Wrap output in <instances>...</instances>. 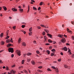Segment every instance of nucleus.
Wrapping results in <instances>:
<instances>
[{
	"instance_id": "f257e3e1",
	"label": "nucleus",
	"mask_w": 74,
	"mask_h": 74,
	"mask_svg": "<svg viewBox=\"0 0 74 74\" xmlns=\"http://www.w3.org/2000/svg\"><path fill=\"white\" fill-rule=\"evenodd\" d=\"M8 51L9 52H11V53H13L14 52V49L13 48H10L8 49Z\"/></svg>"
},
{
	"instance_id": "f03ea898",
	"label": "nucleus",
	"mask_w": 74,
	"mask_h": 74,
	"mask_svg": "<svg viewBox=\"0 0 74 74\" xmlns=\"http://www.w3.org/2000/svg\"><path fill=\"white\" fill-rule=\"evenodd\" d=\"M61 41L63 43H64L66 42V39L64 38H62V40H61Z\"/></svg>"
},
{
	"instance_id": "7ed1b4c3",
	"label": "nucleus",
	"mask_w": 74,
	"mask_h": 74,
	"mask_svg": "<svg viewBox=\"0 0 74 74\" xmlns=\"http://www.w3.org/2000/svg\"><path fill=\"white\" fill-rule=\"evenodd\" d=\"M47 35L48 36V37H50V38H51L52 37V35L49 33H48L47 34Z\"/></svg>"
},
{
	"instance_id": "20e7f679",
	"label": "nucleus",
	"mask_w": 74,
	"mask_h": 74,
	"mask_svg": "<svg viewBox=\"0 0 74 74\" xmlns=\"http://www.w3.org/2000/svg\"><path fill=\"white\" fill-rule=\"evenodd\" d=\"M17 53L19 56H21V51H20L18 50L17 51Z\"/></svg>"
},
{
	"instance_id": "39448f33",
	"label": "nucleus",
	"mask_w": 74,
	"mask_h": 74,
	"mask_svg": "<svg viewBox=\"0 0 74 74\" xmlns=\"http://www.w3.org/2000/svg\"><path fill=\"white\" fill-rule=\"evenodd\" d=\"M15 72H16V71L14 70H12L10 71L11 73L13 74H15Z\"/></svg>"
},
{
	"instance_id": "423d86ee",
	"label": "nucleus",
	"mask_w": 74,
	"mask_h": 74,
	"mask_svg": "<svg viewBox=\"0 0 74 74\" xmlns=\"http://www.w3.org/2000/svg\"><path fill=\"white\" fill-rule=\"evenodd\" d=\"M63 49L64 51H67V48L66 47H65L63 48Z\"/></svg>"
},
{
	"instance_id": "0eeeda50",
	"label": "nucleus",
	"mask_w": 74,
	"mask_h": 74,
	"mask_svg": "<svg viewBox=\"0 0 74 74\" xmlns=\"http://www.w3.org/2000/svg\"><path fill=\"white\" fill-rule=\"evenodd\" d=\"M12 10H13V11L16 12L17 11V9H15V8H13L12 9Z\"/></svg>"
},
{
	"instance_id": "6e6552de",
	"label": "nucleus",
	"mask_w": 74,
	"mask_h": 74,
	"mask_svg": "<svg viewBox=\"0 0 74 74\" xmlns=\"http://www.w3.org/2000/svg\"><path fill=\"white\" fill-rule=\"evenodd\" d=\"M3 8L4 9V11H6L7 10V8L5 7V6H3Z\"/></svg>"
},
{
	"instance_id": "1a4fd4ad",
	"label": "nucleus",
	"mask_w": 74,
	"mask_h": 74,
	"mask_svg": "<svg viewBox=\"0 0 74 74\" xmlns=\"http://www.w3.org/2000/svg\"><path fill=\"white\" fill-rule=\"evenodd\" d=\"M22 45L23 46H24L25 47V46H26V43L25 42H23L22 43Z\"/></svg>"
},
{
	"instance_id": "9d476101",
	"label": "nucleus",
	"mask_w": 74,
	"mask_h": 74,
	"mask_svg": "<svg viewBox=\"0 0 74 74\" xmlns=\"http://www.w3.org/2000/svg\"><path fill=\"white\" fill-rule=\"evenodd\" d=\"M63 35H59L58 36V37H60L61 38H63Z\"/></svg>"
},
{
	"instance_id": "9b49d317",
	"label": "nucleus",
	"mask_w": 74,
	"mask_h": 74,
	"mask_svg": "<svg viewBox=\"0 0 74 74\" xmlns=\"http://www.w3.org/2000/svg\"><path fill=\"white\" fill-rule=\"evenodd\" d=\"M31 63L32 64L34 65V64H35V62H34V61H31Z\"/></svg>"
},
{
	"instance_id": "f8f14e48",
	"label": "nucleus",
	"mask_w": 74,
	"mask_h": 74,
	"mask_svg": "<svg viewBox=\"0 0 74 74\" xmlns=\"http://www.w3.org/2000/svg\"><path fill=\"white\" fill-rule=\"evenodd\" d=\"M27 55L28 56H29L30 55H32V53H30L28 52L27 53Z\"/></svg>"
},
{
	"instance_id": "ddd939ff",
	"label": "nucleus",
	"mask_w": 74,
	"mask_h": 74,
	"mask_svg": "<svg viewBox=\"0 0 74 74\" xmlns=\"http://www.w3.org/2000/svg\"><path fill=\"white\" fill-rule=\"evenodd\" d=\"M56 71L57 72V74H58V72H59V70H58V68H56Z\"/></svg>"
},
{
	"instance_id": "4468645a",
	"label": "nucleus",
	"mask_w": 74,
	"mask_h": 74,
	"mask_svg": "<svg viewBox=\"0 0 74 74\" xmlns=\"http://www.w3.org/2000/svg\"><path fill=\"white\" fill-rule=\"evenodd\" d=\"M10 46H11V44L10 43H9L7 45V47H10Z\"/></svg>"
},
{
	"instance_id": "2eb2a0df",
	"label": "nucleus",
	"mask_w": 74,
	"mask_h": 74,
	"mask_svg": "<svg viewBox=\"0 0 74 74\" xmlns=\"http://www.w3.org/2000/svg\"><path fill=\"white\" fill-rule=\"evenodd\" d=\"M27 62H29L30 61V60H31V59H29L28 58H27Z\"/></svg>"
},
{
	"instance_id": "dca6fc26",
	"label": "nucleus",
	"mask_w": 74,
	"mask_h": 74,
	"mask_svg": "<svg viewBox=\"0 0 74 74\" xmlns=\"http://www.w3.org/2000/svg\"><path fill=\"white\" fill-rule=\"evenodd\" d=\"M46 52H47V53H48V55H49V54L50 53V51L49 50H47L46 51Z\"/></svg>"
},
{
	"instance_id": "f3484780",
	"label": "nucleus",
	"mask_w": 74,
	"mask_h": 74,
	"mask_svg": "<svg viewBox=\"0 0 74 74\" xmlns=\"http://www.w3.org/2000/svg\"><path fill=\"white\" fill-rule=\"evenodd\" d=\"M45 31L46 33H49V30L47 29H45Z\"/></svg>"
},
{
	"instance_id": "a211bd4d",
	"label": "nucleus",
	"mask_w": 74,
	"mask_h": 74,
	"mask_svg": "<svg viewBox=\"0 0 74 74\" xmlns=\"http://www.w3.org/2000/svg\"><path fill=\"white\" fill-rule=\"evenodd\" d=\"M10 39H8L6 40V42L7 43H9V42H10Z\"/></svg>"
},
{
	"instance_id": "6ab92c4d",
	"label": "nucleus",
	"mask_w": 74,
	"mask_h": 74,
	"mask_svg": "<svg viewBox=\"0 0 74 74\" xmlns=\"http://www.w3.org/2000/svg\"><path fill=\"white\" fill-rule=\"evenodd\" d=\"M44 39L45 40V41H47V37H46V36H44Z\"/></svg>"
},
{
	"instance_id": "aec40b11",
	"label": "nucleus",
	"mask_w": 74,
	"mask_h": 74,
	"mask_svg": "<svg viewBox=\"0 0 74 74\" xmlns=\"http://www.w3.org/2000/svg\"><path fill=\"white\" fill-rule=\"evenodd\" d=\"M21 39L20 38H19L18 40V43H20V42H21Z\"/></svg>"
},
{
	"instance_id": "412c9836",
	"label": "nucleus",
	"mask_w": 74,
	"mask_h": 74,
	"mask_svg": "<svg viewBox=\"0 0 74 74\" xmlns=\"http://www.w3.org/2000/svg\"><path fill=\"white\" fill-rule=\"evenodd\" d=\"M38 71L40 72V73H42V70H40V69L38 70Z\"/></svg>"
},
{
	"instance_id": "4be33fe9",
	"label": "nucleus",
	"mask_w": 74,
	"mask_h": 74,
	"mask_svg": "<svg viewBox=\"0 0 74 74\" xmlns=\"http://www.w3.org/2000/svg\"><path fill=\"white\" fill-rule=\"evenodd\" d=\"M48 42H52V41L51 40V39H49L48 40Z\"/></svg>"
},
{
	"instance_id": "5701e85b",
	"label": "nucleus",
	"mask_w": 74,
	"mask_h": 74,
	"mask_svg": "<svg viewBox=\"0 0 74 74\" xmlns=\"http://www.w3.org/2000/svg\"><path fill=\"white\" fill-rule=\"evenodd\" d=\"M54 53H55L54 52H53V53H51V56H54Z\"/></svg>"
},
{
	"instance_id": "b1692460",
	"label": "nucleus",
	"mask_w": 74,
	"mask_h": 74,
	"mask_svg": "<svg viewBox=\"0 0 74 74\" xmlns=\"http://www.w3.org/2000/svg\"><path fill=\"white\" fill-rule=\"evenodd\" d=\"M47 71H51L52 70H51V69L49 68H48L47 69Z\"/></svg>"
},
{
	"instance_id": "393cba45",
	"label": "nucleus",
	"mask_w": 74,
	"mask_h": 74,
	"mask_svg": "<svg viewBox=\"0 0 74 74\" xmlns=\"http://www.w3.org/2000/svg\"><path fill=\"white\" fill-rule=\"evenodd\" d=\"M33 10H37V8H35V7H33Z\"/></svg>"
},
{
	"instance_id": "a878e982",
	"label": "nucleus",
	"mask_w": 74,
	"mask_h": 74,
	"mask_svg": "<svg viewBox=\"0 0 74 74\" xmlns=\"http://www.w3.org/2000/svg\"><path fill=\"white\" fill-rule=\"evenodd\" d=\"M4 42H3V41H2L1 42V45H4Z\"/></svg>"
},
{
	"instance_id": "bb28decb",
	"label": "nucleus",
	"mask_w": 74,
	"mask_h": 74,
	"mask_svg": "<svg viewBox=\"0 0 74 74\" xmlns=\"http://www.w3.org/2000/svg\"><path fill=\"white\" fill-rule=\"evenodd\" d=\"M24 72L26 74H27V73H28L27 72V71L26 70H24Z\"/></svg>"
},
{
	"instance_id": "cd10ccee",
	"label": "nucleus",
	"mask_w": 74,
	"mask_h": 74,
	"mask_svg": "<svg viewBox=\"0 0 74 74\" xmlns=\"http://www.w3.org/2000/svg\"><path fill=\"white\" fill-rule=\"evenodd\" d=\"M32 30V27H31L29 29V31L30 32H31Z\"/></svg>"
},
{
	"instance_id": "c85d7f7f",
	"label": "nucleus",
	"mask_w": 74,
	"mask_h": 74,
	"mask_svg": "<svg viewBox=\"0 0 74 74\" xmlns=\"http://www.w3.org/2000/svg\"><path fill=\"white\" fill-rule=\"evenodd\" d=\"M51 51H52V52H53V51L55 52V51H56L55 49H52Z\"/></svg>"
},
{
	"instance_id": "c756f323",
	"label": "nucleus",
	"mask_w": 74,
	"mask_h": 74,
	"mask_svg": "<svg viewBox=\"0 0 74 74\" xmlns=\"http://www.w3.org/2000/svg\"><path fill=\"white\" fill-rule=\"evenodd\" d=\"M64 66L65 68H67L68 67V66H67L66 65H64Z\"/></svg>"
},
{
	"instance_id": "7c9ffc66",
	"label": "nucleus",
	"mask_w": 74,
	"mask_h": 74,
	"mask_svg": "<svg viewBox=\"0 0 74 74\" xmlns=\"http://www.w3.org/2000/svg\"><path fill=\"white\" fill-rule=\"evenodd\" d=\"M37 28L38 29H41V27L40 26H38L37 27Z\"/></svg>"
},
{
	"instance_id": "2f4dec72",
	"label": "nucleus",
	"mask_w": 74,
	"mask_h": 74,
	"mask_svg": "<svg viewBox=\"0 0 74 74\" xmlns=\"http://www.w3.org/2000/svg\"><path fill=\"white\" fill-rule=\"evenodd\" d=\"M42 4H43V3H42V2H41L40 3V5H42Z\"/></svg>"
},
{
	"instance_id": "473e14b6",
	"label": "nucleus",
	"mask_w": 74,
	"mask_h": 74,
	"mask_svg": "<svg viewBox=\"0 0 74 74\" xmlns=\"http://www.w3.org/2000/svg\"><path fill=\"white\" fill-rule=\"evenodd\" d=\"M19 11H21V12H22L23 11V9H19Z\"/></svg>"
},
{
	"instance_id": "72a5a7b5",
	"label": "nucleus",
	"mask_w": 74,
	"mask_h": 74,
	"mask_svg": "<svg viewBox=\"0 0 74 74\" xmlns=\"http://www.w3.org/2000/svg\"><path fill=\"white\" fill-rule=\"evenodd\" d=\"M42 34L43 36L45 35V32H43L42 33Z\"/></svg>"
},
{
	"instance_id": "f704fd0d",
	"label": "nucleus",
	"mask_w": 74,
	"mask_h": 74,
	"mask_svg": "<svg viewBox=\"0 0 74 74\" xmlns=\"http://www.w3.org/2000/svg\"><path fill=\"white\" fill-rule=\"evenodd\" d=\"M21 31L22 32H23V33H24V34H26V32H25V31Z\"/></svg>"
},
{
	"instance_id": "c9c22d12",
	"label": "nucleus",
	"mask_w": 74,
	"mask_h": 74,
	"mask_svg": "<svg viewBox=\"0 0 74 74\" xmlns=\"http://www.w3.org/2000/svg\"><path fill=\"white\" fill-rule=\"evenodd\" d=\"M36 52L38 54H39L40 53V52H39V51H36Z\"/></svg>"
},
{
	"instance_id": "e433bc0d",
	"label": "nucleus",
	"mask_w": 74,
	"mask_h": 74,
	"mask_svg": "<svg viewBox=\"0 0 74 74\" xmlns=\"http://www.w3.org/2000/svg\"><path fill=\"white\" fill-rule=\"evenodd\" d=\"M25 25H22V28H25Z\"/></svg>"
},
{
	"instance_id": "4c0bfd02",
	"label": "nucleus",
	"mask_w": 74,
	"mask_h": 74,
	"mask_svg": "<svg viewBox=\"0 0 74 74\" xmlns=\"http://www.w3.org/2000/svg\"><path fill=\"white\" fill-rule=\"evenodd\" d=\"M3 36V33H1V34L0 35L1 37H2V36Z\"/></svg>"
},
{
	"instance_id": "58836bf2",
	"label": "nucleus",
	"mask_w": 74,
	"mask_h": 74,
	"mask_svg": "<svg viewBox=\"0 0 74 74\" xmlns=\"http://www.w3.org/2000/svg\"><path fill=\"white\" fill-rule=\"evenodd\" d=\"M24 62H25V61L24 60H23L22 62V64H24Z\"/></svg>"
},
{
	"instance_id": "ea45409f",
	"label": "nucleus",
	"mask_w": 74,
	"mask_h": 74,
	"mask_svg": "<svg viewBox=\"0 0 74 74\" xmlns=\"http://www.w3.org/2000/svg\"><path fill=\"white\" fill-rule=\"evenodd\" d=\"M9 32V30H8L7 32H6V34H7V35L6 36H8V32Z\"/></svg>"
},
{
	"instance_id": "a19ab883",
	"label": "nucleus",
	"mask_w": 74,
	"mask_h": 74,
	"mask_svg": "<svg viewBox=\"0 0 74 74\" xmlns=\"http://www.w3.org/2000/svg\"><path fill=\"white\" fill-rule=\"evenodd\" d=\"M52 68V69H56V68H55V66H52L51 67Z\"/></svg>"
},
{
	"instance_id": "79ce46f5",
	"label": "nucleus",
	"mask_w": 74,
	"mask_h": 74,
	"mask_svg": "<svg viewBox=\"0 0 74 74\" xmlns=\"http://www.w3.org/2000/svg\"><path fill=\"white\" fill-rule=\"evenodd\" d=\"M38 68L39 69H42V66H39L38 67Z\"/></svg>"
},
{
	"instance_id": "37998d69",
	"label": "nucleus",
	"mask_w": 74,
	"mask_h": 74,
	"mask_svg": "<svg viewBox=\"0 0 74 74\" xmlns=\"http://www.w3.org/2000/svg\"><path fill=\"white\" fill-rule=\"evenodd\" d=\"M6 69L7 70H8V66H6Z\"/></svg>"
},
{
	"instance_id": "c03bdc74",
	"label": "nucleus",
	"mask_w": 74,
	"mask_h": 74,
	"mask_svg": "<svg viewBox=\"0 0 74 74\" xmlns=\"http://www.w3.org/2000/svg\"><path fill=\"white\" fill-rule=\"evenodd\" d=\"M10 37L9 36H7L6 38V39H8V38Z\"/></svg>"
},
{
	"instance_id": "a18cd8bd",
	"label": "nucleus",
	"mask_w": 74,
	"mask_h": 74,
	"mask_svg": "<svg viewBox=\"0 0 74 74\" xmlns=\"http://www.w3.org/2000/svg\"><path fill=\"white\" fill-rule=\"evenodd\" d=\"M10 41L11 42H13V41H12V38H11Z\"/></svg>"
},
{
	"instance_id": "49530a36",
	"label": "nucleus",
	"mask_w": 74,
	"mask_h": 74,
	"mask_svg": "<svg viewBox=\"0 0 74 74\" xmlns=\"http://www.w3.org/2000/svg\"><path fill=\"white\" fill-rule=\"evenodd\" d=\"M50 44L49 43H46L45 44V45H50Z\"/></svg>"
},
{
	"instance_id": "de8ad7c7",
	"label": "nucleus",
	"mask_w": 74,
	"mask_h": 74,
	"mask_svg": "<svg viewBox=\"0 0 74 74\" xmlns=\"http://www.w3.org/2000/svg\"><path fill=\"white\" fill-rule=\"evenodd\" d=\"M29 35H32V32H31L29 33Z\"/></svg>"
},
{
	"instance_id": "09e8293b",
	"label": "nucleus",
	"mask_w": 74,
	"mask_h": 74,
	"mask_svg": "<svg viewBox=\"0 0 74 74\" xmlns=\"http://www.w3.org/2000/svg\"><path fill=\"white\" fill-rule=\"evenodd\" d=\"M58 62H61V59H58Z\"/></svg>"
},
{
	"instance_id": "8fccbe9b",
	"label": "nucleus",
	"mask_w": 74,
	"mask_h": 74,
	"mask_svg": "<svg viewBox=\"0 0 74 74\" xmlns=\"http://www.w3.org/2000/svg\"><path fill=\"white\" fill-rule=\"evenodd\" d=\"M14 54H12L11 56V57L13 58L14 57Z\"/></svg>"
},
{
	"instance_id": "3c124183",
	"label": "nucleus",
	"mask_w": 74,
	"mask_h": 74,
	"mask_svg": "<svg viewBox=\"0 0 74 74\" xmlns=\"http://www.w3.org/2000/svg\"><path fill=\"white\" fill-rule=\"evenodd\" d=\"M45 18H48V16H45Z\"/></svg>"
},
{
	"instance_id": "603ef678",
	"label": "nucleus",
	"mask_w": 74,
	"mask_h": 74,
	"mask_svg": "<svg viewBox=\"0 0 74 74\" xmlns=\"http://www.w3.org/2000/svg\"><path fill=\"white\" fill-rule=\"evenodd\" d=\"M31 1L32 2L34 3V2H35V1L33 0H31Z\"/></svg>"
},
{
	"instance_id": "864d4df0",
	"label": "nucleus",
	"mask_w": 74,
	"mask_h": 74,
	"mask_svg": "<svg viewBox=\"0 0 74 74\" xmlns=\"http://www.w3.org/2000/svg\"><path fill=\"white\" fill-rule=\"evenodd\" d=\"M40 25L41 26H42V27H43L44 26V25Z\"/></svg>"
},
{
	"instance_id": "5fc2aeb1",
	"label": "nucleus",
	"mask_w": 74,
	"mask_h": 74,
	"mask_svg": "<svg viewBox=\"0 0 74 74\" xmlns=\"http://www.w3.org/2000/svg\"><path fill=\"white\" fill-rule=\"evenodd\" d=\"M34 44H37V43H36V41L34 40Z\"/></svg>"
},
{
	"instance_id": "6e6d98bb",
	"label": "nucleus",
	"mask_w": 74,
	"mask_h": 74,
	"mask_svg": "<svg viewBox=\"0 0 74 74\" xmlns=\"http://www.w3.org/2000/svg\"><path fill=\"white\" fill-rule=\"evenodd\" d=\"M69 31L70 29H69V28H67V31H68V32Z\"/></svg>"
},
{
	"instance_id": "4d7b16f0",
	"label": "nucleus",
	"mask_w": 74,
	"mask_h": 74,
	"mask_svg": "<svg viewBox=\"0 0 74 74\" xmlns=\"http://www.w3.org/2000/svg\"><path fill=\"white\" fill-rule=\"evenodd\" d=\"M71 23L73 25H74V21H72L71 22Z\"/></svg>"
},
{
	"instance_id": "13d9d810",
	"label": "nucleus",
	"mask_w": 74,
	"mask_h": 74,
	"mask_svg": "<svg viewBox=\"0 0 74 74\" xmlns=\"http://www.w3.org/2000/svg\"><path fill=\"white\" fill-rule=\"evenodd\" d=\"M66 45H70V44L68 43H66Z\"/></svg>"
},
{
	"instance_id": "bf43d9fd",
	"label": "nucleus",
	"mask_w": 74,
	"mask_h": 74,
	"mask_svg": "<svg viewBox=\"0 0 74 74\" xmlns=\"http://www.w3.org/2000/svg\"><path fill=\"white\" fill-rule=\"evenodd\" d=\"M40 9H41V8L40 7H39L38 9V11H39V10H40Z\"/></svg>"
},
{
	"instance_id": "052dcab7",
	"label": "nucleus",
	"mask_w": 74,
	"mask_h": 74,
	"mask_svg": "<svg viewBox=\"0 0 74 74\" xmlns=\"http://www.w3.org/2000/svg\"><path fill=\"white\" fill-rule=\"evenodd\" d=\"M3 51H4V50H2L1 51H0V53H1V52H2Z\"/></svg>"
},
{
	"instance_id": "680f3d73",
	"label": "nucleus",
	"mask_w": 74,
	"mask_h": 74,
	"mask_svg": "<svg viewBox=\"0 0 74 74\" xmlns=\"http://www.w3.org/2000/svg\"><path fill=\"white\" fill-rule=\"evenodd\" d=\"M15 27H13V28L14 30H15Z\"/></svg>"
},
{
	"instance_id": "e2e57ef3",
	"label": "nucleus",
	"mask_w": 74,
	"mask_h": 74,
	"mask_svg": "<svg viewBox=\"0 0 74 74\" xmlns=\"http://www.w3.org/2000/svg\"><path fill=\"white\" fill-rule=\"evenodd\" d=\"M72 58H74V54H73L72 55Z\"/></svg>"
},
{
	"instance_id": "0e129e2a",
	"label": "nucleus",
	"mask_w": 74,
	"mask_h": 74,
	"mask_svg": "<svg viewBox=\"0 0 74 74\" xmlns=\"http://www.w3.org/2000/svg\"><path fill=\"white\" fill-rule=\"evenodd\" d=\"M24 55V57H25V56L26 55V54H23Z\"/></svg>"
},
{
	"instance_id": "69168bd1",
	"label": "nucleus",
	"mask_w": 74,
	"mask_h": 74,
	"mask_svg": "<svg viewBox=\"0 0 74 74\" xmlns=\"http://www.w3.org/2000/svg\"><path fill=\"white\" fill-rule=\"evenodd\" d=\"M0 63H3V62L1 61V60H0Z\"/></svg>"
},
{
	"instance_id": "338daca9",
	"label": "nucleus",
	"mask_w": 74,
	"mask_h": 74,
	"mask_svg": "<svg viewBox=\"0 0 74 74\" xmlns=\"http://www.w3.org/2000/svg\"><path fill=\"white\" fill-rule=\"evenodd\" d=\"M64 36L66 38L67 37V36L66 35H65V34L64 35Z\"/></svg>"
},
{
	"instance_id": "774afa93",
	"label": "nucleus",
	"mask_w": 74,
	"mask_h": 74,
	"mask_svg": "<svg viewBox=\"0 0 74 74\" xmlns=\"http://www.w3.org/2000/svg\"><path fill=\"white\" fill-rule=\"evenodd\" d=\"M72 38L74 40V37L73 36H72Z\"/></svg>"
}]
</instances>
